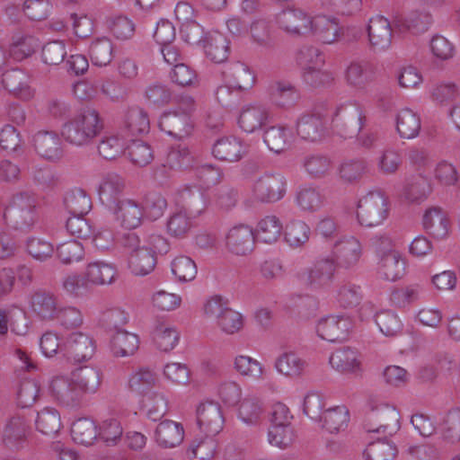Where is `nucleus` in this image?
Returning <instances> with one entry per match:
<instances>
[{"label":"nucleus","instance_id":"f257e3e1","mask_svg":"<svg viewBox=\"0 0 460 460\" xmlns=\"http://www.w3.org/2000/svg\"><path fill=\"white\" fill-rule=\"evenodd\" d=\"M103 129L104 119L99 111L86 106L62 125L60 135L67 144L82 147L92 145Z\"/></svg>","mask_w":460,"mask_h":460},{"label":"nucleus","instance_id":"f03ea898","mask_svg":"<svg viewBox=\"0 0 460 460\" xmlns=\"http://www.w3.org/2000/svg\"><path fill=\"white\" fill-rule=\"evenodd\" d=\"M37 203L35 195L31 192L13 195L4 213L6 224L16 230H31L38 219Z\"/></svg>","mask_w":460,"mask_h":460},{"label":"nucleus","instance_id":"7ed1b4c3","mask_svg":"<svg viewBox=\"0 0 460 460\" xmlns=\"http://www.w3.org/2000/svg\"><path fill=\"white\" fill-rule=\"evenodd\" d=\"M366 122V109L357 102H347L338 105L332 117L334 132L345 139L358 136Z\"/></svg>","mask_w":460,"mask_h":460},{"label":"nucleus","instance_id":"20e7f679","mask_svg":"<svg viewBox=\"0 0 460 460\" xmlns=\"http://www.w3.org/2000/svg\"><path fill=\"white\" fill-rule=\"evenodd\" d=\"M388 213V198L380 190L370 191L358 200L357 217L361 226H378L387 218Z\"/></svg>","mask_w":460,"mask_h":460},{"label":"nucleus","instance_id":"39448f33","mask_svg":"<svg viewBox=\"0 0 460 460\" xmlns=\"http://www.w3.org/2000/svg\"><path fill=\"white\" fill-rule=\"evenodd\" d=\"M400 428V412L395 407L386 403L372 406L365 420L367 432L383 434L385 437L393 436Z\"/></svg>","mask_w":460,"mask_h":460},{"label":"nucleus","instance_id":"423d86ee","mask_svg":"<svg viewBox=\"0 0 460 460\" xmlns=\"http://www.w3.org/2000/svg\"><path fill=\"white\" fill-rule=\"evenodd\" d=\"M286 178L277 172H265L252 183V199L260 203H273L280 200L286 193Z\"/></svg>","mask_w":460,"mask_h":460},{"label":"nucleus","instance_id":"0eeeda50","mask_svg":"<svg viewBox=\"0 0 460 460\" xmlns=\"http://www.w3.org/2000/svg\"><path fill=\"white\" fill-rule=\"evenodd\" d=\"M327 112L324 106L314 107L304 113L296 121V133L304 140L316 142L326 133Z\"/></svg>","mask_w":460,"mask_h":460},{"label":"nucleus","instance_id":"6e6552de","mask_svg":"<svg viewBox=\"0 0 460 460\" xmlns=\"http://www.w3.org/2000/svg\"><path fill=\"white\" fill-rule=\"evenodd\" d=\"M52 399L61 407L77 410L84 404V395L71 377L57 376L49 384Z\"/></svg>","mask_w":460,"mask_h":460},{"label":"nucleus","instance_id":"1a4fd4ad","mask_svg":"<svg viewBox=\"0 0 460 460\" xmlns=\"http://www.w3.org/2000/svg\"><path fill=\"white\" fill-rule=\"evenodd\" d=\"M31 427L24 416L14 414L7 419L2 430L1 442L12 451H19L28 445Z\"/></svg>","mask_w":460,"mask_h":460},{"label":"nucleus","instance_id":"9d476101","mask_svg":"<svg viewBox=\"0 0 460 460\" xmlns=\"http://www.w3.org/2000/svg\"><path fill=\"white\" fill-rule=\"evenodd\" d=\"M336 269L335 261L332 258H322L300 273L299 279L305 286L311 288H324L332 282Z\"/></svg>","mask_w":460,"mask_h":460},{"label":"nucleus","instance_id":"9b49d317","mask_svg":"<svg viewBox=\"0 0 460 460\" xmlns=\"http://www.w3.org/2000/svg\"><path fill=\"white\" fill-rule=\"evenodd\" d=\"M59 305L58 295L50 290L39 288L29 296V309L41 322L55 321Z\"/></svg>","mask_w":460,"mask_h":460},{"label":"nucleus","instance_id":"f8f14e48","mask_svg":"<svg viewBox=\"0 0 460 460\" xmlns=\"http://www.w3.org/2000/svg\"><path fill=\"white\" fill-rule=\"evenodd\" d=\"M158 126L162 131L179 140L189 137L194 128L188 111L174 109L161 115Z\"/></svg>","mask_w":460,"mask_h":460},{"label":"nucleus","instance_id":"ddd939ff","mask_svg":"<svg viewBox=\"0 0 460 460\" xmlns=\"http://www.w3.org/2000/svg\"><path fill=\"white\" fill-rule=\"evenodd\" d=\"M313 18L299 8H288L277 15L279 28L286 33L300 37L308 34L312 30Z\"/></svg>","mask_w":460,"mask_h":460},{"label":"nucleus","instance_id":"4468645a","mask_svg":"<svg viewBox=\"0 0 460 460\" xmlns=\"http://www.w3.org/2000/svg\"><path fill=\"white\" fill-rule=\"evenodd\" d=\"M367 31L370 48L375 52H382L391 47L394 31L393 20L390 22L383 15L371 17Z\"/></svg>","mask_w":460,"mask_h":460},{"label":"nucleus","instance_id":"2eb2a0df","mask_svg":"<svg viewBox=\"0 0 460 460\" xmlns=\"http://www.w3.org/2000/svg\"><path fill=\"white\" fill-rule=\"evenodd\" d=\"M352 328L351 320L344 315H330L317 325L318 336L330 342H341L348 339Z\"/></svg>","mask_w":460,"mask_h":460},{"label":"nucleus","instance_id":"dca6fc26","mask_svg":"<svg viewBox=\"0 0 460 460\" xmlns=\"http://www.w3.org/2000/svg\"><path fill=\"white\" fill-rule=\"evenodd\" d=\"M198 425L201 432L208 437H215L224 427L221 406L215 402L201 403L197 410Z\"/></svg>","mask_w":460,"mask_h":460},{"label":"nucleus","instance_id":"f3484780","mask_svg":"<svg viewBox=\"0 0 460 460\" xmlns=\"http://www.w3.org/2000/svg\"><path fill=\"white\" fill-rule=\"evenodd\" d=\"M362 253L361 243L353 236L345 237L338 241L332 251V258L336 268L346 270L353 268L359 261Z\"/></svg>","mask_w":460,"mask_h":460},{"label":"nucleus","instance_id":"a211bd4d","mask_svg":"<svg viewBox=\"0 0 460 460\" xmlns=\"http://www.w3.org/2000/svg\"><path fill=\"white\" fill-rule=\"evenodd\" d=\"M63 349L68 358L75 362H81L93 357L95 345L90 336L77 332L69 334L63 345Z\"/></svg>","mask_w":460,"mask_h":460},{"label":"nucleus","instance_id":"6ab92c4d","mask_svg":"<svg viewBox=\"0 0 460 460\" xmlns=\"http://www.w3.org/2000/svg\"><path fill=\"white\" fill-rule=\"evenodd\" d=\"M222 75L226 84L238 91L249 90L255 84L254 73L241 61L229 62L225 66Z\"/></svg>","mask_w":460,"mask_h":460},{"label":"nucleus","instance_id":"aec40b11","mask_svg":"<svg viewBox=\"0 0 460 460\" xmlns=\"http://www.w3.org/2000/svg\"><path fill=\"white\" fill-rule=\"evenodd\" d=\"M267 92L274 105L285 109L295 106L301 97L299 90L292 83L284 80L272 81Z\"/></svg>","mask_w":460,"mask_h":460},{"label":"nucleus","instance_id":"412c9836","mask_svg":"<svg viewBox=\"0 0 460 460\" xmlns=\"http://www.w3.org/2000/svg\"><path fill=\"white\" fill-rule=\"evenodd\" d=\"M208 202L206 192L198 186H185L179 191L180 208L194 217L201 215L207 209Z\"/></svg>","mask_w":460,"mask_h":460},{"label":"nucleus","instance_id":"4be33fe9","mask_svg":"<svg viewBox=\"0 0 460 460\" xmlns=\"http://www.w3.org/2000/svg\"><path fill=\"white\" fill-rule=\"evenodd\" d=\"M114 216L120 226L134 229L140 226L144 212L143 206L133 199H123L116 203Z\"/></svg>","mask_w":460,"mask_h":460},{"label":"nucleus","instance_id":"5701e85b","mask_svg":"<svg viewBox=\"0 0 460 460\" xmlns=\"http://www.w3.org/2000/svg\"><path fill=\"white\" fill-rule=\"evenodd\" d=\"M314 35L325 44L337 42L344 36V30L338 20L326 15H319L312 20V30Z\"/></svg>","mask_w":460,"mask_h":460},{"label":"nucleus","instance_id":"b1692460","mask_svg":"<svg viewBox=\"0 0 460 460\" xmlns=\"http://www.w3.org/2000/svg\"><path fill=\"white\" fill-rule=\"evenodd\" d=\"M36 152L42 157L56 161L63 155L59 136L55 131L40 130L32 138Z\"/></svg>","mask_w":460,"mask_h":460},{"label":"nucleus","instance_id":"393cba45","mask_svg":"<svg viewBox=\"0 0 460 460\" xmlns=\"http://www.w3.org/2000/svg\"><path fill=\"white\" fill-rule=\"evenodd\" d=\"M149 128L147 112L142 108L131 107L125 111L120 130L127 138L146 134Z\"/></svg>","mask_w":460,"mask_h":460},{"label":"nucleus","instance_id":"a878e982","mask_svg":"<svg viewBox=\"0 0 460 460\" xmlns=\"http://www.w3.org/2000/svg\"><path fill=\"white\" fill-rule=\"evenodd\" d=\"M246 152V146L242 139L234 136L219 138L212 149L213 155L217 159L229 163L240 161Z\"/></svg>","mask_w":460,"mask_h":460},{"label":"nucleus","instance_id":"bb28decb","mask_svg":"<svg viewBox=\"0 0 460 460\" xmlns=\"http://www.w3.org/2000/svg\"><path fill=\"white\" fill-rule=\"evenodd\" d=\"M422 224L426 232L434 239L443 240L449 234L450 222L447 214L438 207L426 210Z\"/></svg>","mask_w":460,"mask_h":460},{"label":"nucleus","instance_id":"cd10ccee","mask_svg":"<svg viewBox=\"0 0 460 460\" xmlns=\"http://www.w3.org/2000/svg\"><path fill=\"white\" fill-rule=\"evenodd\" d=\"M254 240L252 229L241 225L230 229L226 236V245L231 252L243 256L253 250Z\"/></svg>","mask_w":460,"mask_h":460},{"label":"nucleus","instance_id":"c85d7f7f","mask_svg":"<svg viewBox=\"0 0 460 460\" xmlns=\"http://www.w3.org/2000/svg\"><path fill=\"white\" fill-rule=\"evenodd\" d=\"M102 372L100 368L84 366L73 371L70 377L85 396V394H95L99 390L102 382Z\"/></svg>","mask_w":460,"mask_h":460},{"label":"nucleus","instance_id":"c756f323","mask_svg":"<svg viewBox=\"0 0 460 460\" xmlns=\"http://www.w3.org/2000/svg\"><path fill=\"white\" fill-rule=\"evenodd\" d=\"M268 119L269 111L265 107L249 104L242 108L238 117V126L243 131L252 133L265 125Z\"/></svg>","mask_w":460,"mask_h":460},{"label":"nucleus","instance_id":"7c9ffc66","mask_svg":"<svg viewBox=\"0 0 460 460\" xmlns=\"http://www.w3.org/2000/svg\"><path fill=\"white\" fill-rule=\"evenodd\" d=\"M405 265L404 259L398 252L389 250L385 252L380 259L378 274L384 279L396 281L404 275Z\"/></svg>","mask_w":460,"mask_h":460},{"label":"nucleus","instance_id":"2f4dec72","mask_svg":"<svg viewBox=\"0 0 460 460\" xmlns=\"http://www.w3.org/2000/svg\"><path fill=\"white\" fill-rule=\"evenodd\" d=\"M202 47L207 58L215 63L226 61L230 52L228 40L217 31L208 32L206 35Z\"/></svg>","mask_w":460,"mask_h":460},{"label":"nucleus","instance_id":"473e14b6","mask_svg":"<svg viewBox=\"0 0 460 460\" xmlns=\"http://www.w3.org/2000/svg\"><path fill=\"white\" fill-rule=\"evenodd\" d=\"M184 438V429L179 422L164 420L155 429V441L164 448H171L180 445Z\"/></svg>","mask_w":460,"mask_h":460},{"label":"nucleus","instance_id":"72a5a7b5","mask_svg":"<svg viewBox=\"0 0 460 460\" xmlns=\"http://www.w3.org/2000/svg\"><path fill=\"white\" fill-rule=\"evenodd\" d=\"M432 22L431 15L427 13H414L409 17L394 16L393 25L395 32L411 34H421L428 31Z\"/></svg>","mask_w":460,"mask_h":460},{"label":"nucleus","instance_id":"f704fd0d","mask_svg":"<svg viewBox=\"0 0 460 460\" xmlns=\"http://www.w3.org/2000/svg\"><path fill=\"white\" fill-rule=\"evenodd\" d=\"M395 128L401 138H415L421 128L420 118L411 109H402L395 117Z\"/></svg>","mask_w":460,"mask_h":460},{"label":"nucleus","instance_id":"c9c22d12","mask_svg":"<svg viewBox=\"0 0 460 460\" xmlns=\"http://www.w3.org/2000/svg\"><path fill=\"white\" fill-rule=\"evenodd\" d=\"M193 217L178 208L172 212L165 224L166 233L172 238L184 239L194 227Z\"/></svg>","mask_w":460,"mask_h":460},{"label":"nucleus","instance_id":"e433bc0d","mask_svg":"<svg viewBox=\"0 0 460 460\" xmlns=\"http://www.w3.org/2000/svg\"><path fill=\"white\" fill-rule=\"evenodd\" d=\"M125 189L124 179L117 173H109L102 181L98 192L102 204L111 207L119 201L118 197Z\"/></svg>","mask_w":460,"mask_h":460},{"label":"nucleus","instance_id":"4c0bfd02","mask_svg":"<svg viewBox=\"0 0 460 460\" xmlns=\"http://www.w3.org/2000/svg\"><path fill=\"white\" fill-rule=\"evenodd\" d=\"M2 83L4 87L13 94L28 99L31 96V92L27 74L18 68L11 69L3 74Z\"/></svg>","mask_w":460,"mask_h":460},{"label":"nucleus","instance_id":"58836bf2","mask_svg":"<svg viewBox=\"0 0 460 460\" xmlns=\"http://www.w3.org/2000/svg\"><path fill=\"white\" fill-rule=\"evenodd\" d=\"M152 338L158 349L168 352L177 345L180 334L172 325L157 320L155 323Z\"/></svg>","mask_w":460,"mask_h":460},{"label":"nucleus","instance_id":"ea45409f","mask_svg":"<svg viewBox=\"0 0 460 460\" xmlns=\"http://www.w3.org/2000/svg\"><path fill=\"white\" fill-rule=\"evenodd\" d=\"M374 79L373 66L367 61H354L346 70L349 84L358 89H364Z\"/></svg>","mask_w":460,"mask_h":460},{"label":"nucleus","instance_id":"a19ab883","mask_svg":"<svg viewBox=\"0 0 460 460\" xmlns=\"http://www.w3.org/2000/svg\"><path fill=\"white\" fill-rule=\"evenodd\" d=\"M157 380V376L152 369L139 367L129 375L127 387L131 393L143 395L156 385Z\"/></svg>","mask_w":460,"mask_h":460},{"label":"nucleus","instance_id":"79ce46f5","mask_svg":"<svg viewBox=\"0 0 460 460\" xmlns=\"http://www.w3.org/2000/svg\"><path fill=\"white\" fill-rule=\"evenodd\" d=\"M156 265V256L153 249L142 246L140 250L131 252L128 257V266L136 275H146Z\"/></svg>","mask_w":460,"mask_h":460},{"label":"nucleus","instance_id":"37998d69","mask_svg":"<svg viewBox=\"0 0 460 460\" xmlns=\"http://www.w3.org/2000/svg\"><path fill=\"white\" fill-rule=\"evenodd\" d=\"M84 275L91 286L106 285L114 280L116 269L111 263L95 261L87 265Z\"/></svg>","mask_w":460,"mask_h":460},{"label":"nucleus","instance_id":"c03bdc74","mask_svg":"<svg viewBox=\"0 0 460 460\" xmlns=\"http://www.w3.org/2000/svg\"><path fill=\"white\" fill-rule=\"evenodd\" d=\"M323 428L330 433L345 430L349 421V412L346 406H335L323 411L322 416Z\"/></svg>","mask_w":460,"mask_h":460},{"label":"nucleus","instance_id":"a18cd8bd","mask_svg":"<svg viewBox=\"0 0 460 460\" xmlns=\"http://www.w3.org/2000/svg\"><path fill=\"white\" fill-rule=\"evenodd\" d=\"M40 47V42L31 35H16L9 48V56L16 60L22 61L34 54Z\"/></svg>","mask_w":460,"mask_h":460},{"label":"nucleus","instance_id":"49530a36","mask_svg":"<svg viewBox=\"0 0 460 460\" xmlns=\"http://www.w3.org/2000/svg\"><path fill=\"white\" fill-rule=\"evenodd\" d=\"M329 362L332 368L341 373H349L357 370L359 367L358 352L345 347L336 349L330 357Z\"/></svg>","mask_w":460,"mask_h":460},{"label":"nucleus","instance_id":"de8ad7c7","mask_svg":"<svg viewBox=\"0 0 460 460\" xmlns=\"http://www.w3.org/2000/svg\"><path fill=\"white\" fill-rule=\"evenodd\" d=\"M143 407L147 418L153 421H157L168 411L169 401L163 392L155 391L146 394Z\"/></svg>","mask_w":460,"mask_h":460},{"label":"nucleus","instance_id":"09e8293b","mask_svg":"<svg viewBox=\"0 0 460 460\" xmlns=\"http://www.w3.org/2000/svg\"><path fill=\"white\" fill-rule=\"evenodd\" d=\"M127 141L123 134L106 135L98 144L99 155L106 160H114L124 153Z\"/></svg>","mask_w":460,"mask_h":460},{"label":"nucleus","instance_id":"8fccbe9b","mask_svg":"<svg viewBox=\"0 0 460 460\" xmlns=\"http://www.w3.org/2000/svg\"><path fill=\"white\" fill-rule=\"evenodd\" d=\"M283 231V226L276 216H266L261 219L256 228V237L262 243H273L278 241Z\"/></svg>","mask_w":460,"mask_h":460},{"label":"nucleus","instance_id":"3c124183","mask_svg":"<svg viewBox=\"0 0 460 460\" xmlns=\"http://www.w3.org/2000/svg\"><path fill=\"white\" fill-rule=\"evenodd\" d=\"M306 367V361L292 352L281 354L275 362L278 372L289 377L301 376Z\"/></svg>","mask_w":460,"mask_h":460},{"label":"nucleus","instance_id":"603ef678","mask_svg":"<svg viewBox=\"0 0 460 460\" xmlns=\"http://www.w3.org/2000/svg\"><path fill=\"white\" fill-rule=\"evenodd\" d=\"M73 440L84 446H91L97 438V426L95 422L88 418H82L75 420L71 428Z\"/></svg>","mask_w":460,"mask_h":460},{"label":"nucleus","instance_id":"864d4df0","mask_svg":"<svg viewBox=\"0 0 460 460\" xmlns=\"http://www.w3.org/2000/svg\"><path fill=\"white\" fill-rule=\"evenodd\" d=\"M64 204L71 216H85L92 208L90 196L82 189L69 190L65 196Z\"/></svg>","mask_w":460,"mask_h":460},{"label":"nucleus","instance_id":"5fc2aeb1","mask_svg":"<svg viewBox=\"0 0 460 460\" xmlns=\"http://www.w3.org/2000/svg\"><path fill=\"white\" fill-rule=\"evenodd\" d=\"M138 337L125 330L117 332L111 338V349L117 357H126L134 354L138 348Z\"/></svg>","mask_w":460,"mask_h":460},{"label":"nucleus","instance_id":"6e6d98bb","mask_svg":"<svg viewBox=\"0 0 460 460\" xmlns=\"http://www.w3.org/2000/svg\"><path fill=\"white\" fill-rule=\"evenodd\" d=\"M263 141L269 149L279 154L289 146V133L285 126H271L264 131Z\"/></svg>","mask_w":460,"mask_h":460},{"label":"nucleus","instance_id":"4d7b16f0","mask_svg":"<svg viewBox=\"0 0 460 460\" xmlns=\"http://www.w3.org/2000/svg\"><path fill=\"white\" fill-rule=\"evenodd\" d=\"M89 55L94 66H105L113 58V45L107 37L96 39L92 42L89 49Z\"/></svg>","mask_w":460,"mask_h":460},{"label":"nucleus","instance_id":"13d9d810","mask_svg":"<svg viewBox=\"0 0 460 460\" xmlns=\"http://www.w3.org/2000/svg\"><path fill=\"white\" fill-rule=\"evenodd\" d=\"M431 188L427 178L417 175L409 179L403 188V197L409 202L420 203L425 200Z\"/></svg>","mask_w":460,"mask_h":460},{"label":"nucleus","instance_id":"bf43d9fd","mask_svg":"<svg viewBox=\"0 0 460 460\" xmlns=\"http://www.w3.org/2000/svg\"><path fill=\"white\" fill-rule=\"evenodd\" d=\"M61 287L68 296L80 298L89 293L92 286L85 275L71 273L62 279Z\"/></svg>","mask_w":460,"mask_h":460},{"label":"nucleus","instance_id":"052dcab7","mask_svg":"<svg viewBox=\"0 0 460 460\" xmlns=\"http://www.w3.org/2000/svg\"><path fill=\"white\" fill-rule=\"evenodd\" d=\"M398 453L394 444L378 439L369 443L363 452L366 460H394Z\"/></svg>","mask_w":460,"mask_h":460},{"label":"nucleus","instance_id":"680f3d73","mask_svg":"<svg viewBox=\"0 0 460 460\" xmlns=\"http://www.w3.org/2000/svg\"><path fill=\"white\" fill-rule=\"evenodd\" d=\"M442 438L451 443L460 442V407L450 409L441 423Z\"/></svg>","mask_w":460,"mask_h":460},{"label":"nucleus","instance_id":"e2e57ef3","mask_svg":"<svg viewBox=\"0 0 460 460\" xmlns=\"http://www.w3.org/2000/svg\"><path fill=\"white\" fill-rule=\"evenodd\" d=\"M36 428L45 435L58 433L61 428L59 412L55 408H44L38 412Z\"/></svg>","mask_w":460,"mask_h":460},{"label":"nucleus","instance_id":"0e129e2a","mask_svg":"<svg viewBox=\"0 0 460 460\" xmlns=\"http://www.w3.org/2000/svg\"><path fill=\"white\" fill-rule=\"evenodd\" d=\"M362 297L361 287L354 283L345 282L337 288L336 299L341 307H355L360 304Z\"/></svg>","mask_w":460,"mask_h":460},{"label":"nucleus","instance_id":"69168bd1","mask_svg":"<svg viewBox=\"0 0 460 460\" xmlns=\"http://www.w3.org/2000/svg\"><path fill=\"white\" fill-rule=\"evenodd\" d=\"M311 230L302 220H292L285 228V239L293 247L304 245L310 237Z\"/></svg>","mask_w":460,"mask_h":460},{"label":"nucleus","instance_id":"338daca9","mask_svg":"<svg viewBox=\"0 0 460 460\" xmlns=\"http://www.w3.org/2000/svg\"><path fill=\"white\" fill-rule=\"evenodd\" d=\"M40 387L33 379L22 380L17 389V405L21 408L31 407L40 397Z\"/></svg>","mask_w":460,"mask_h":460},{"label":"nucleus","instance_id":"774afa93","mask_svg":"<svg viewBox=\"0 0 460 460\" xmlns=\"http://www.w3.org/2000/svg\"><path fill=\"white\" fill-rule=\"evenodd\" d=\"M303 166L311 177L318 179L329 173L332 169V161L323 155H310L305 157Z\"/></svg>","mask_w":460,"mask_h":460}]
</instances>
